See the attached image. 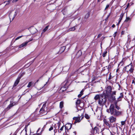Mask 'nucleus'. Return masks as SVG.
Instances as JSON below:
<instances>
[{"label": "nucleus", "mask_w": 135, "mask_h": 135, "mask_svg": "<svg viewBox=\"0 0 135 135\" xmlns=\"http://www.w3.org/2000/svg\"><path fill=\"white\" fill-rule=\"evenodd\" d=\"M17 13L15 12V13L13 14L12 13H11L9 15V17L10 19H12V20H13L15 17L17 15Z\"/></svg>", "instance_id": "1a4fd4ad"}, {"label": "nucleus", "mask_w": 135, "mask_h": 135, "mask_svg": "<svg viewBox=\"0 0 135 135\" xmlns=\"http://www.w3.org/2000/svg\"><path fill=\"white\" fill-rule=\"evenodd\" d=\"M38 81V80H37V81Z\"/></svg>", "instance_id": "052dcab7"}, {"label": "nucleus", "mask_w": 135, "mask_h": 135, "mask_svg": "<svg viewBox=\"0 0 135 135\" xmlns=\"http://www.w3.org/2000/svg\"><path fill=\"white\" fill-rule=\"evenodd\" d=\"M121 20H120V19H119V20L118 22V25H119V24L120 23V22H121Z\"/></svg>", "instance_id": "a18cd8bd"}, {"label": "nucleus", "mask_w": 135, "mask_h": 135, "mask_svg": "<svg viewBox=\"0 0 135 135\" xmlns=\"http://www.w3.org/2000/svg\"><path fill=\"white\" fill-rule=\"evenodd\" d=\"M32 39H31V40H29V41H28V42L30 41H32Z\"/></svg>", "instance_id": "603ef678"}, {"label": "nucleus", "mask_w": 135, "mask_h": 135, "mask_svg": "<svg viewBox=\"0 0 135 135\" xmlns=\"http://www.w3.org/2000/svg\"><path fill=\"white\" fill-rule=\"evenodd\" d=\"M124 15V13H122L121 14L120 16V17L119 18V19L122 20V18L123 16Z\"/></svg>", "instance_id": "bb28decb"}, {"label": "nucleus", "mask_w": 135, "mask_h": 135, "mask_svg": "<svg viewBox=\"0 0 135 135\" xmlns=\"http://www.w3.org/2000/svg\"><path fill=\"white\" fill-rule=\"evenodd\" d=\"M75 29V28L74 27H71L69 28L68 30V31L69 32L71 31H74Z\"/></svg>", "instance_id": "6ab92c4d"}, {"label": "nucleus", "mask_w": 135, "mask_h": 135, "mask_svg": "<svg viewBox=\"0 0 135 135\" xmlns=\"http://www.w3.org/2000/svg\"><path fill=\"white\" fill-rule=\"evenodd\" d=\"M112 27L113 28H114L115 27V25H114V24H113L112 26Z\"/></svg>", "instance_id": "09e8293b"}, {"label": "nucleus", "mask_w": 135, "mask_h": 135, "mask_svg": "<svg viewBox=\"0 0 135 135\" xmlns=\"http://www.w3.org/2000/svg\"><path fill=\"white\" fill-rule=\"evenodd\" d=\"M64 103L63 102H61L60 103V108L62 109L63 107Z\"/></svg>", "instance_id": "412c9836"}, {"label": "nucleus", "mask_w": 135, "mask_h": 135, "mask_svg": "<svg viewBox=\"0 0 135 135\" xmlns=\"http://www.w3.org/2000/svg\"><path fill=\"white\" fill-rule=\"evenodd\" d=\"M117 33V32H115L114 34H113V36L114 37H115Z\"/></svg>", "instance_id": "58836bf2"}, {"label": "nucleus", "mask_w": 135, "mask_h": 135, "mask_svg": "<svg viewBox=\"0 0 135 135\" xmlns=\"http://www.w3.org/2000/svg\"><path fill=\"white\" fill-rule=\"evenodd\" d=\"M108 19V18H107V17L105 19V20L106 21H107V20Z\"/></svg>", "instance_id": "5fc2aeb1"}, {"label": "nucleus", "mask_w": 135, "mask_h": 135, "mask_svg": "<svg viewBox=\"0 0 135 135\" xmlns=\"http://www.w3.org/2000/svg\"><path fill=\"white\" fill-rule=\"evenodd\" d=\"M16 104L15 102H11L10 104L8 106L7 108L4 109V111H5V112L7 111Z\"/></svg>", "instance_id": "20e7f679"}, {"label": "nucleus", "mask_w": 135, "mask_h": 135, "mask_svg": "<svg viewBox=\"0 0 135 135\" xmlns=\"http://www.w3.org/2000/svg\"><path fill=\"white\" fill-rule=\"evenodd\" d=\"M123 97L122 94V93L120 94V95L119 96V98H122Z\"/></svg>", "instance_id": "79ce46f5"}, {"label": "nucleus", "mask_w": 135, "mask_h": 135, "mask_svg": "<svg viewBox=\"0 0 135 135\" xmlns=\"http://www.w3.org/2000/svg\"><path fill=\"white\" fill-rule=\"evenodd\" d=\"M18 0H13L12 1V2L14 3L18 1Z\"/></svg>", "instance_id": "c03bdc74"}, {"label": "nucleus", "mask_w": 135, "mask_h": 135, "mask_svg": "<svg viewBox=\"0 0 135 135\" xmlns=\"http://www.w3.org/2000/svg\"><path fill=\"white\" fill-rule=\"evenodd\" d=\"M11 1V0H10L6 1H5L4 2V3H6V5H7V4H9L10 2Z\"/></svg>", "instance_id": "c756f323"}, {"label": "nucleus", "mask_w": 135, "mask_h": 135, "mask_svg": "<svg viewBox=\"0 0 135 135\" xmlns=\"http://www.w3.org/2000/svg\"><path fill=\"white\" fill-rule=\"evenodd\" d=\"M47 82H46V83L44 85H42V84H39L37 86V88L38 90H40L44 86H45L47 84Z\"/></svg>", "instance_id": "6e6552de"}, {"label": "nucleus", "mask_w": 135, "mask_h": 135, "mask_svg": "<svg viewBox=\"0 0 135 135\" xmlns=\"http://www.w3.org/2000/svg\"><path fill=\"white\" fill-rule=\"evenodd\" d=\"M123 31H122V32H121V33H122V34H123Z\"/></svg>", "instance_id": "4d7b16f0"}, {"label": "nucleus", "mask_w": 135, "mask_h": 135, "mask_svg": "<svg viewBox=\"0 0 135 135\" xmlns=\"http://www.w3.org/2000/svg\"><path fill=\"white\" fill-rule=\"evenodd\" d=\"M100 0H98V2H100Z\"/></svg>", "instance_id": "6e6d98bb"}, {"label": "nucleus", "mask_w": 135, "mask_h": 135, "mask_svg": "<svg viewBox=\"0 0 135 135\" xmlns=\"http://www.w3.org/2000/svg\"><path fill=\"white\" fill-rule=\"evenodd\" d=\"M102 35L101 34H99L97 36L98 38H99Z\"/></svg>", "instance_id": "37998d69"}, {"label": "nucleus", "mask_w": 135, "mask_h": 135, "mask_svg": "<svg viewBox=\"0 0 135 135\" xmlns=\"http://www.w3.org/2000/svg\"><path fill=\"white\" fill-rule=\"evenodd\" d=\"M32 84V82H30L28 83V84L27 85V87L28 88L30 87Z\"/></svg>", "instance_id": "393cba45"}, {"label": "nucleus", "mask_w": 135, "mask_h": 135, "mask_svg": "<svg viewBox=\"0 0 135 135\" xmlns=\"http://www.w3.org/2000/svg\"><path fill=\"white\" fill-rule=\"evenodd\" d=\"M37 135H40L38 134H37Z\"/></svg>", "instance_id": "e2e57ef3"}, {"label": "nucleus", "mask_w": 135, "mask_h": 135, "mask_svg": "<svg viewBox=\"0 0 135 135\" xmlns=\"http://www.w3.org/2000/svg\"><path fill=\"white\" fill-rule=\"evenodd\" d=\"M53 126L52 125L50 128L49 129V131H51V130H53Z\"/></svg>", "instance_id": "c9c22d12"}, {"label": "nucleus", "mask_w": 135, "mask_h": 135, "mask_svg": "<svg viewBox=\"0 0 135 135\" xmlns=\"http://www.w3.org/2000/svg\"><path fill=\"white\" fill-rule=\"evenodd\" d=\"M28 43V42H26L23 43L22 44L19 46V48H21L22 47H25Z\"/></svg>", "instance_id": "f8f14e48"}, {"label": "nucleus", "mask_w": 135, "mask_h": 135, "mask_svg": "<svg viewBox=\"0 0 135 135\" xmlns=\"http://www.w3.org/2000/svg\"><path fill=\"white\" fill-rule=\"evenodd\" d=\"M76 117H73V119L74 120H76Z\"/></svg>", "instance_id": "de8ad7c7"}, {"label": "nucleus", "mask_w": 135, "mask_h": 135, "mask_svg": "<svg viewBox=\"0 0 135 135\" xmlns=\"http://www.w3.org/2000/svg\"><path fill=\"white\" fill-rule=\"evenodd\" d=\"M69 69V68L68 67H64L63 69V70H64L65 71H66L68 70Z\"/></svg>", "instance_id": "7c9ffc66"}, {"label": "nucleus", "mask_w": 135, "mask_h": 135, "mask_svg": "<svg viewBox=\"0 0 135 135\" xmlns=\"http://www.w3.org/2000/svg\"><path fill=\"white\" fill-rule=\"evenodd\" d=\"M46 105V103H44L40 111V113L42 115H46L48 111L47 110V108L45 107Z\"/></svg>", "instance_id": "7ed1b4c3"}, {"label": "nucleus", "mask_w": 135, "mask_h": 135, "mask_svg": "<svg viewBox=\"0 0 135 135\" xmlns=\"http://www.w3.org/2000/svg\"><path fill=\"white\" fill-rule=\"evenodd\" d=\"M106 102L105 99L103 97L100 98L99 103L100 105H103L105 104Z\"/></svg>", "instance_id": "39448f33"}, {"label": "nucleus", "mask_w": 135, "mask_h": 135, "mask_svg": "<svg viewBox=\"0 0 135 135\" xmlns=\"http://www.w3.org/2000/svg\"><path fill=\"white\" fill-rule=\"evenodd\" d=\"M64 127V126H63L60 129V130L61 131H62L63 130V128Z\"/></svg>", "instance_id": "ea45409f"}, {"label": "nucleus", "mask_w": 135, "mask_h": 135, "mask_svg": "<svg viewBox=\"0 0 135 135\" xmlns=\"http://www.w3.org/2000/svg\"><path fill=\"white\" fill-rule=\"evenodd\" d=\"M115 94L116 91H114L113 92L111 95V97L113 100H114L115 99V97L114 96V95H115Z\"/></svg>", "instance_id": "4468645a"}, {"label": "nucleus", "mask_w": 135, "mask_h": 135, "mask_svg": "<svg viewBox=\"0 0 135 135\" xmlns=\"http://www.w3.org/2000/svg\"><path fill=\"white\" fill-rule=\"evenodd\" d=\"M82 52L81 51L79 50L77 53L76 56L77 57H79L82 55Z\"/></svg>", "instance_id": "f3484780"}, {"label": "nucleus", "mask_w": 135, "mask_h": 135, "mask_svg": "<svg viewBox=\"0 0 135 135\" xmlns=\"http://www.w3.org/2000/svg\"><path fill=\"white\" fill-rule=\"evenodd\" d=\"M54 132H55V131H54Z\"/></svg>", "instance_id": "bf43d9fd"}, {"label": "nucleus", "mask_w": 135, "mask_h": 135, "mask_svg": "<svg viewBox=\"0 0 135 135\" xmlns=\"http://www.w3.org/2000/svg\"><path fill=\"white\" fill-rule=\"evenodd\" d=\"M109 119L111 123L115 122L116 121V118L113 116H111L109 118Z\"/></svg>", "instance_id": "9d476101"}, {"label": "nucleus", "mask_w": 135, "mask_h": 135, "mask_svg": "<svg viewBox=\"0 0 135 135\" xmlns=\"http://www.w3.org/2000/svg\"><path fill=\"white\" fill-rule=\"evenodd\" d=\"M100 97L99 95H96L94 97V99L95 100H97L99 99H100Z\"/></svg>", "instance_id": "4be33fe9"}, {"label": "nucleus", "mask_w": 135, "mask_h": 135, "mask_svg": "<svg viewBox=\"0 0 135 135\" xmlns=\"http://www.w3.org/2000/svg\"><path fill=\"white\" fill-rule=\"evenodd\" d=\"M125 70L128 72L132 73L134 70V67L133 66L132 64L131 63L129 65L125 67Z\"/></svg>", "instance_id": "f03ea898"}, {"label": "nucleus", "mask_w": 135, "mask_h": 135, "mask_svg": "<svg viewBox=\"0 0 135 135\" xmlns=\"http://www.w3.org/2000/svg\"><path fill=\"white\" fill-rule=\"evenodd\" d=\"M19 78H17L14 83V86H16L18 84L20 81V79Z\"/></svg>", "instance_id": "2eb2a0df"}, {"label": "nucleus", "mask_w": 135, "mask_h": 135, "mask_svg": "<svg viewBox=\"0 0 135 135\" xmlns=\"http://www.w3.org/2000/svg\"><path fill=\"white\" fill-rule=\"evenodd\" d=\"M110 15V14H109L107 16V18H108V17Z\"/></svg>", "instance_id": "8fccbe9b"}, {"label": "nucleus", "mask_w": 135, "mask_h": 135, "mask_svg": "<svg viewBox=\"0 0 135 135\" xmlns=\"http://www.w3.org/2000/svg\"><path fill=\"white\" fill-rule=\"evenodd\" d=\"M58 132H59L61 133V132L60 131L59 132V131Z\"/></svg>", "instance_id": "13d9d810"}, {"label": "nucleus", "mask_w": 135, "mask_h": 135, "mask_svg": "<svg viewBox=\"0 0 135 135\" xmlns=\"http://www.w3.org/2000/svg\"><path fill=\"white\" fill-rule=\"evenodd\" d=\"M125 25V27L126 28H128L129 26V23H126H126L124 24Z\"/></svg>", "instance_id": "473e14b6"}, {"label": "nucleus", "mask_w": 135, "mask_h": 135, "mask_svg": "<svg viewBox=\"0 0 135 135\" xmlns=\"http://www.w3.org/2000/svg\"><path fill=\"white\" fill-rule=\"evenodd\" d=\"M38 114L37 115H35V117H38Z\"/></svg>", "instance_id": "864d4df0"}, {"label": "nucleus", "mask_w": 135, "mask_h": 135, "mask_svg": "<svg viewBox=\"0 0 135 135\" xmlns=\"http://www.w3.org/2000/svg\"><path fill=\"white\" fill-rule=\"evenodd\" d=\"M107 112L110 114L116 116H119L122 115L123 112L120 111L118 110L114 109V106L113 104H111L109 108L107 109Z\"/></svg>", "instance_id": "f257e3e1"}, {"label": "nucleus", "mask_w": 135, "mask_h": 135, "mask_svg": "<svg viewBox=\"0 0 135 135\" xmlns=\"http://www.w3.org/2000/svg\"><path fill=\"white\" fill-rule=\"evenodd\" d=\"M65 46H63L61 47L60 49V51L61 52H62L65 50Z\"/></svg>", "instance_id": "aec40b11"}, {"label": "nucleus", "mask_w": 135, "mask_h": 135, "mask_svg": "<svg viewBox=\"0 0 135 135\" xmlns=\"http://www.w3.org/2000/svg\"><path fill=\"white\" fill-rule=\"evenodd\" d=\"M72 127V125L71 124L68 123L66 124L65 126V129L67 130L70 129Z\"/></svg>", "instance_id": "9b49d317"}, {"label": "nucleus", "mask_w": 135, "mask_h": 135, "mask_svg": "<svg viewBox=\"0 0 135 135\" xmlns=\"http://www.w3.org/2000/svg\"><path fill=\"white\" fill-rule=\"evenodd\" d=\"M134 42H135V41H134Z\"/></svg>", "instance_id": "680f3d73"}, {"label": "nucleus", "mask_w": 135, "mask_h": 135, "mask_svg": "<svg viewBox=\"0 0 135 135\" xmlns=\"http://www.w3.org/2000/svg\"><path fill=\"white\" fill-rule=\"evenodd\" d=\"M85 117L87 119H89L90 118L89 116L87 114H85Z\"/></svg>", "instance_id": "cd10ccee"}, {"label": "nucleus", "mask_w": 135, "mask_h": 135, "mask_svg": "<svg viewBox=\"0 0 135 135\" xmlns=\"http://www.w3.org/2000/svg\"><path fill=\"white\" fill-rule=\"evenodd\" d=\"M135 83L134 81V80H133L132 81V83L133 84V83Z\"/></svg>", "instance_id": "3c124183"}, {"label": "nucleus", "mask_w": 135, "mask_h": 135, "mask_svg": "<svg viewBox=\"0 0 135 135\" xmlns=\"http://www.w3.org/2000/svg\"><path fill=\"white\" fill-rule=\"evenodd\" d=\"M112 90V88L111 86H109L107 88L106 93L108 97L110 94Z\"/></svg>", "instance_id": "0eeeda50"}, {"label": "nucleus", "mask_w": 135, "mask_h": 135, "mask_svg": "<svg viewBox=\"0 0 135 135\" xmlns=\"http://www.w3.org/2000/svg\"><path fill=\"white\" fill-rule=\"evenodd\" d=\"M25 74V73H23L20 74L19 75V76H18V78H20L19 79H20Z\"/></svg>", "instance_id": "5701e85b"}, {"label": "nucleus", "mask_w": 135, "mask_h": 135, "mask_svg": "<svg viewBox=\"0 0 135 135\" xmlns=\"http://www.w3.org/2000/svg\"><path fill=\"white\" fill-rule=\"evenodd\" d=\"M82 95V94H79L78 95V97H79V98H80V97Z\"/></svg>", "instance_id": "a19ab883"}, {"label": "nucleus", "mask_w": 135, "mask_h": 135, "mask_svg": "<svg viewBox=\"0 0 135 135\" xmlns=\"http://www.w3.org/2000/svg\"><path fill=\"white\" fill-rule=\"evenodd\" d=\"M126 120L124 121H122L121 122V125L122 126L124 125L125 123V121Z\"/></svg>", "instance_id": "72a5a7b5"}, {"label": "nucleus", "mask_w": 135, "mask_h": 135, "mask_svg": "<svg viewBox=\"0 0 135 135\" xmlns=\"http://www.w3.org/2000/svg\"><path fill=\"white\" fill-rule=\"evenodd\" d=\"M103 120L104 123H105L107 126H108L109 127L110 126V125L109 123L108 122L106 119H103Z\"/></svg>", "instance_id": "dca6fc26"}, {"label": "nucleus", "mask_w": 135, "mask_h": 135, "mask_svg": "<svg viewBox=\"0 0 135 135\" xmlns=\"http://www.w3.org/2000/svg\"><path fill=\"white\" fill-rule=\"evenodd\" d=\"M49 26H46L45 28L43 30L42 33L45 32L48 29Z\"/></svg>", "instance_id": "b1692460"}, {"label": "nucleus", "mask_w": 135, "mask_h": 135, "mask_svg": "<svg viewBox=\"0 0 135 135\" xmlns=\"http://www.w3.org/2000/svg\"><path fill=\"white\" fill-rule=\"evenodd\" d=\"M90 13L89 12H88L86 14V15L85 16V18L86 19L88 18L90 15Z\"/></svg>", "instance_id": "a211bd4d"}, {"label": "nucleus", "mask_w": 135, "mask_h": 135, "mask_svg": "<svg viewBox=\"0 0 135 135\" xmlns=\"http://www.w3.org/2000/svg\"><path fill=\"white\" fill-rule=\"evenodd\" d=\"M117 103H115V108L118 110H119L120 109V107H118V106L117 105Z\"/></svg>", "instance_id": "a878e982"}, {"label": "nucleus", "mask_w": 135, "mask_h": 135, "mask_svg": "<svg viewBox=\"0 0 135 135\" xmlns=\"http://www.w3.org/2000/svg\"><path fill=\"white\" fill-rule=\"evenodd\" d=\"M131 21V18L129 17H126V19L125 20L124 22V24H125L126 23L128 22H130Z\"/></svg>", "instance_id": "ddd939ff"}, {"label": "nucleus", "mask_w": 135, "mask_h": 135, "mask_svg": "<svg viewBox=\"0 0 135 135\" xmlns=\"http://www.w3.org/2000/svg\"><path fill=\"white\" fill-rule=\"evenodd\" d=\"M23 36H19L18 37H17L16 39H15V40H17L18 39H19L20 38H21V37H22Z\"/></svg>", "instance_id": "f704fd0d"}, {"label": "nucleus", "mask_w": 135, "mask_h": 135, "mask_svg": "<svg viewBox=\"0 0 135 135\" xmlns=\"http://www.w3.org/2000/svg\"><path fill=\"white\" fill-rule=\"evenodd\" d=\"M83 115H81L80 117V116L79 115V117H76V119L74 122V123H76L80 122L81 120L83 118Z\"/></svg>", "instance_id": "423d86ee"}, {"label": "nucleus", "mask_w": 135, "mask_h": 135, "mask_svg": "<svg viewBox=\"0 0 135 135\" xmlns=\"http://www.w3.org/2000/svg\"><path fill=\"white\" fill-rule=\"evenodd\" d=\"M84 89H83L80 92V94H82V95H83V92L84 91Z\"/></svg>", "instance_id": "4c0bfd02"}, {"label": "nucleus", "mask_w": 135, "mask_h": 135, "mask_svg": "<svg viewBox=\"0 0 135 135\" xmlns=\"http://www.w3.org/2000/svg\"><path fill=\"white\" fill-rule=\"evenodd\" d=\"M80 102L81 100H78L76 102V104L77 105H79L80 103Z\"/></svg>", "instance_id": "c85d7f7f"}, {"label": "nucleus", "mask_w": 135, "mask_h": 135, "mask_svg": "<svg viewBox=\"0 0 135 135\" xmlns=\"http://www.w3.org/2000/svg\"><path fill=\"white\" fill-rule=\"evenodd\" d=\"M107 53V51H106L105 52L103 53V57H105L106 56Z\"/></svg>", "instance_id": "2f4dec72"}, {"label": "nucleus", "mask_w": 135, "mask_h": 135, "mask_svg": "<svg viewBox=\"0 0 135 135\" xmlns=\"http://www.w3.org/2000/svg\"><path fill=\"white\" fill-rule=\"evenodd\" d=\"M109 4L107 5L106 6L105 8V10H106V9H107L109 7Z\"/></svg>", "instance_id": "e433bc0d"}, {"label": "nucleus", "mask_w": 135, "mask_h": 135, "mask_svg": "<svg viewBox=\"0 0 135 135\" xmlns=\"http://www.w3.org/2000/svg\"><path fill=\"white\" fill-rule=\"evenodd\" d=\"M98 129V128L97 127H95L94 129V130L95 131V130H96L97 131Z\"/></svg>", "instance_id": "49530a36"}]
</instances>
